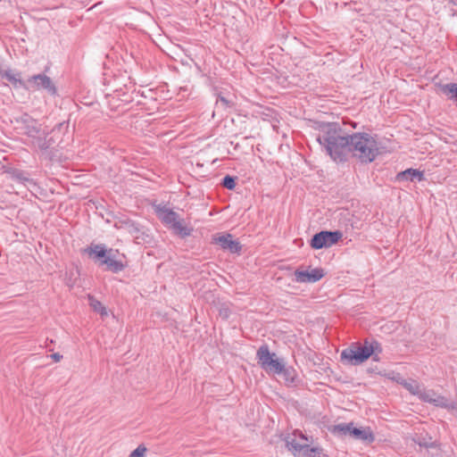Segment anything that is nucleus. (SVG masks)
Returning a JSON list of instances; mask_svg holds the SVG:
<instances>
[{"label": "nucleus", "mask_w": 457, "mask_h": 457, "mask_svg": "<svg viewBox=\"0 0 457 457\" xmlns=\"http://www.w3.org/2000/svg\"><path fill=\"white\" fill-rule=\"evenodd\" d=\"M295 281L297 283H315L324 277V271L320 268L312 269L311 270H295Z\"/></svg>", "instance_id": "1a4fd4ad"}, {"label": "nucleus", "mask_w": 457, "mask_h": 457, "mask_svg": "<svg viewBox=\"0 0 457 457\" xmlns=\"http://www.w3.org/2000/svg\"><path fill=\"white\" fill-rule=\"evenodd\" d=\"M372 355V350L368 349L367 340L361 345H353L341 353V361L346 364L359 365Z\"/></svg>", "instance_id": "20e7f679"}, {"label": "nucleus", "mask_w": 457, "mask_h": 457, "mask_svg": "<svg viewBox=\"0 0 457 457\" xmlns=\"http://www.w3.org/2000/svg\"><path fill=\"white\" fill-rule=\"evenodd\" d=\"M24 88L33 91L46 90L51 96L57 94L56 87L52 79L46 74H37L29 77Z\"/></svg>", "instance_id": "39448f33"}, {"label": "nucleus", "mask_w": 457, "mask_h": 457, "mask_svg": "<svg viewBox=\"0 0 457 457\" xmlns=\"http://www.w3.org/2000/svg\"><path fill=\"white\" fill-rule=\"evenodd\" d=\"M322 150L337 163H343L350 155V135L344 134L337 123L323 125L317 136Z\"/></svg>", "instance_id": "f257e3e1"}, {"label": "nucleus", "mask_w": 457, "mask_h": 457, "mask_svg": "<svg viewBox=\"0 0 457 457\" xmlns=\"http://www.w3.org/2000/svg\"><path fill=\"white\" fill-rule=\"evenodd\" d=\"M367 347H368V349L372 350V355H374L373 360L378 361V354L382 353V347H381L380 343H378V341H375V340L372 341L371 343H369L367 341Z\"/></svg>", "instance_id": "bb28decb"}, {"label": "nucleus", "mask_w": 457, "mask_h": 457, "mask_svg": "<svg viewBox=\"0 0 457 457\" xmlns=\"http://www.w3.org/2000/svg\"><path fill=\"white\" fill-rule=\"evenodd\" d=\"M431 403L436 407H441L447 410H453L455 408L453 402L437 394H436L435 397L432 399Z\"/></svg>", "instance_id": "412c9836"}, {"label": "nucleus", "mask_w": 457, "mask_h": 457, "mask_svg": "<svg viewBox=\"0 0 457 457\" xmlns=\"http://www.w3.org/2000/svg\"><path fill=\"white\" fill-rule=\"evenodd\" d=\"M87 298L90 308L95 312L100 314L102 317H105L108 315L107 309L94 295L89 294L87 295Z\"/></svg>", "instance_id": "6ab92c4d"}, {"label": "nucleus", "mask_w": 457, "mask_h": 457, "mask_svg": "<svg viewBox=\"0 0 457 457\" xmlns=\"http://www.w3.org/2000/svg\"><path fill=\"white\" fill-rule=\"evenodd\" d=\"M350 154L361 163L372 162L380 154L378 142L376 137L365 133L356 132L350 135Z\"/></svg>", "instance_id": "f03ea898"}, {"label": "nucleus", "mask_w": 457, "mask_h": 457, "mask_svg": "<svg viewBox=\"0 0 457 457\" xmlns=\"http://www.w3.org/2000/svg\"><path fill=\"white\" fill-rule=\"evenodd\" d=\"M153 207L157 217L168 228H171V207L169 203L154 204Z\"/></svg>", "instance_id": "4468645a"}, {"label": "nucleus", "mask_w": 457, "mask_h": 457, "mask_svg": "<svg viewBox=\"0 0 457 457\" xmlns=\"http://www.w3.org/2000/svg\"><path fill=\"white\" fill-rule=\"evenodd\" d=\"M294 436L296 437V436H299L300 438L305 440V441H309L308 437L300 430H295L294 432Z\"/></svg>", "instance_id": "7c9ffc66"}, {"label": "nucleus", "mask_w": 457, "mask_h": 457, "mask_svg": "<svg viewBox=\"0 0 457 457\" xmlns=\"http://www.w3.org/2000/svg\"><path fill=\"white\" fill-rule=\"evenodd\" d=\"M438 87L441 93L445 95L448 99L457 101V83L441 84Z\"/></svg>", "instance_id": "aec40b11"}, {"label": "nucleus", "mask_w": 457, "mask_h": 457, "mask_svg": "<svg viewBox=\"0 0 457 457\" xmlns=\"http://www.w3.org/2000/svg\"><path fill=\"white\" fill-rule=\"evenodd\" d=\"M233 106V103L229 101L228 99L225 98L222 96H219L216 104L215 108L217 111H226Z\"/></svg>", "instance_id": "b1692460"}, {"label": "nucleus", "mask_w": 457, "mask_h": 457, "mask_svg": "<svg viewBox=\"0 0 457 457\" xmlns=\"http://www.w3.org/2000/svg\"><path fill=\"white\" fill-rule=\"evenodd\" d=\"M288 450L293 453L295 457H329L323 453L320 447H310L308 445H301L291 439L287 441Z\"/></svg>", "instance_id": "0eeeda50"}, {"label": "nucleus", "mask_w": 457, "mask_h": 457, "mask_svg": "<svg viewBox=\"0 0 457 457\" xmlns=\"http://www.w3.org/2000/svg\"><path fill=\"white\" fill-rule=\"evenodd\" d=\"M353 426V423H340L335 425L332 428V433L337 436H350Z\"/></svg>", "instance_id": "5701e85b"}, {"label": "nucleus", "mask_w": 457, "mask_h": 457, "mask_svg": "<svg viewBox=\"0 0 457 457\" xmlns=\"http://www.w3.org/2000/svg\"><path fill=\"white\" fill-rule=\"evenodd\" d=\"M413 441L415 444H417L420 448H431L435 446V442L432 440V437L428 436V434L426 435H416L413 437Z\"/></svg>", "instance_id": "4be33fe9"}, {"label": "nucleus", "mask_w": 457, "mask_h": 457, "mask_svg": "<svg viewBox=\"0 0 457 457\" xmlns=\"http://www.w3.org/2000/svg\"><path fill=\"white\" fill-rule=\"evenodd\" d=\"M213 241L220 245L223 250H228L230 253H239L241 250L240 243L233 239L232 235L223 234L213 238Z\"/></svg>", "instance_id": "f8f14e48"}, {"label": "nucleus", "mask_w": 457, "mask_h": 457, "mask_svg": "<svg viewBox=\"0 0 457 457\" xmlns=\"http://www.w3.org/2000/svg\"><path fill=\"white\" fill-rule=\"evenodd\" d=\"M117 250L108 249V254L105 255L99 266H105V270L113 273H118L125 269L124 263L120 260H117Z\"/></svg>", "instance_id": "9b49d317"}, {"label": "nucleus", "mask_w": 457, "mask_h": 457, "mask_svg": "<svg viewBox=\"0 0 457 457\" xmlns=\"http://www.w3.org/2000/svg\"><path fill=\"white\" fill-rule=\"evenodd\" d=\"M221 185L227 189L233 190L236 187V179L227 175L223 178Z\"/></svg>", "instance_id": "c85d7f7f"}, {"label": "nucleus", "mask_w": 457, "mask_h": 457, "mask_svg": "<svg viewBox=\"0 0 457 457\" xmlns=\"http://www.w3.org/2000/svg\"><path fill=\"white\" fill-rule=\"evenodd\" d=\"M193 231V228L185 220H180L179 215L173 212V233L181 237H187Z\"/></svg>", "instance_id": "2eb2a0df"}, {"label": "nucleus", "mask_w": 457, "mask_h": 457, "mask_svg": "<svg viewBox=\"0 0 457 457\" xmlns=\"http://www.w3.org/2000/svg\"><path fill=\"white\" fill-rule=\"evenodd\" d=\"M108 249L103 244H91L84 252L99 266L105 255L108 254Z\"/></svg>", "instance_id": "ddd939ff"}, {"label": "nucleus", "mask_w": 457, "mask_h": 457, "mask_svg": "<svg viewBox=\"0 0 457 457\" xmlns=\"http://www.w3.org/2000/svg\"><path fill=\"white\" fill-rule=\"evenodd\" d=\"M403 386L412 395H419L420 390H421V386L420 385L415 381V380H405L403 383Z\"/></svg>", "instance_id": "393cba45"}, {"label": "nucleus", "mask_w": 457, "mask_h": 457, "mask_svg": "<svg viewBox=\"0 0 457 457\" xmlns=\"http://www.w3.org/2000/svg\"><path fill=\"white\" fill-rule=\"evenodd\" d=\"M1 79H7L10 83H12L15 87H25V83L21 79V73L19 72H14L12 70H7V71H4L3 76Z\"/></svg>", "instance_id": "a211bd4d"}, {"label": "nucleus", "mask_w": 457, "mask_h": 457, "mask_svg": "<svg viewBox=\"0 0 457 457\" xmlns=\"http://www.w3.org/2000/svg\"><path fill=\"white\" fill-rule=\"evenodd\" d=\"M49 130L46 128L41 129V133L36 135L35 137L30 139L31 146L38 151L44 152L48 150L54 144L52 137H49Z\"/></svg>", "instance_id": "9d476101"}, {"label": "nucleus", "mask_w": 457, "mask_h": 457, "mask_svg": "<svg viewBox=\"0 0 457 457\" xmlns=\"http://www.w3.org/2000/svg\"><path fill=\"white\" fill-rule=\"evenodd\" d=\"M145 453L146 447L140 445L133 452H131L129 457H145Z\"/></svg>", "instance_id": "c756f323"}, {"label": "nucleus", "mask_w": 457, "mask_h": 457, "mask_svg": "<svg viewBox=\"0 0 457 457\" xmlns=\"http://www.w3.org/2000/svg\"><path fill=\"white\" fill-rule=\"evenodd\" d=\"M287 383H294L295 380V370L291 367H286V364L284 363V370L281 371V374Z\"/></svg>", "instance_id": "a878e982"}, {"label": "nucleus", "mask_w": 457, "mask_h": 457, "mask_svg": "<svg viewBox=\"0 0 457 457\" xmlns=\"http://www.w3.org/2000/svg\"><path fill=\"white\" fill-rule=\"evenodd\" d=\"M220 314L223 318L227 319V318H228V316H229V311H228V309H222V310H220Z\"/></svg>", "instance_id": "473e14b6"}, {"label": "nucleus", "mask_w": 457, "mask_h": 457, "mask_svg": "<svg viewBox=\"0 0 457 457\" xmlns=\"http://www.w3.org/2000/svg\"><path fill=\"white\" fill-rule=\"evenodd\" d=\"M175 46H176L177 48L180 49L179 45H176Z\"/></svg>", "instance_id": "72a5a7b5"}, {"label": "nucleus", "mask_w": 457, "mask_h": 457, "mask_svg": "<svg viewBox=\"0 0 457 457\" xmlns=\"http://www.w3.org/2000/svg\"><path fill=\"white\" fill-rule=\"evenodd\" d=\"M397 179L400 181H421L424 179V175L422 171L415 169H407L404 171L398 173Z\"/></svg>", "instance_id": "dca6fc26"}, {"label": "nucleus", "mask_w": 457, "mask_h": 457, "mask_svg": "<svg viewBox=\"0 0 457 457\" xmlns=\"http://www.w3.org/2000/svg\"><path fill=\"white\" fill-rule=\"evenodd\" d=\"M51 358L55 361L58 362L62 360V355H61L59 353H54L51 355Z\"/></svg>", "instance_id": "2f4dec72"}, {"label": "nucleus", "mask_w": 457, "mask_h": 457, "mask_svg": "<svg viewBox=\"0 0 457 457\" xmlns=\"http://www.w3.org/2000/svg\"><path fill=\"white\" fill-rule=\"evenodd\" d=\"M436 394V393L433 390L421 388L418 396L421 401L431 403L432 399L435 397Z\"/></svg>", "instance_id": "cd10ccee"}, {"label": "nucleus", "mask_w": 457, "mask_h": 457, "mask_svg": "<svg viewBox=\"0 0 457 457\" xmlns=\"http://www.w3.org/2000/svg\"><path fill=\"white\" fill-rule=\"evenodd\" d=\"M22 133L26 135L29 140L36 137L37 134L41 133L42 125L28 114H24L20 120Z\"/></svg>", "instance_id": "6e6552de"}, {"label": "nucleus", "mask_w": 457, "mask_h": 457, "mask_svg": "<svg viewBox=\"0 0 457 457\" xmlns=\"http://www.w3.org/2000/svg\"><path fill=\"white\" fill-rule=\"evenodd\" d=\"M256 359L262 369L268 373L279 375L284 370V361L278 358L275 353H271L267 345L259 347Z\"/></svg>", "instance_id": "7ed1b4c3"}, {"label": "nucleus", "mask_w": 457, "mask_h": 457, "mask_svg": "<svg viewBox=\"0 0 457 457\" xmlns=\"http://www.w3.org/2000/svg\"><path fill=\"white\" fill-rule=\"evenodd\" d=\"M343 237L339 230L327 231L323 230L316 233L311 239L310 245L313 249L328 248L337 244Z\"/></svg>", "instance_id": "423d86ee"}, {"label": "nucleus", "mask_w": 457, "mask_h": 457, "mask_svg": "<svg viewBox=\"0 0 457 457\" xmlns=\"http://www.w3.org/2000/svg\"><path fill=\"white\" fill-rule=\"evenodd\" d=\"M351 436L354 439L361 440L362 442L372 443L374 441V436L371 430L367 428H353L351 431Z\"/></svg>", "instance_id": "f3484780"}]
</instances>
